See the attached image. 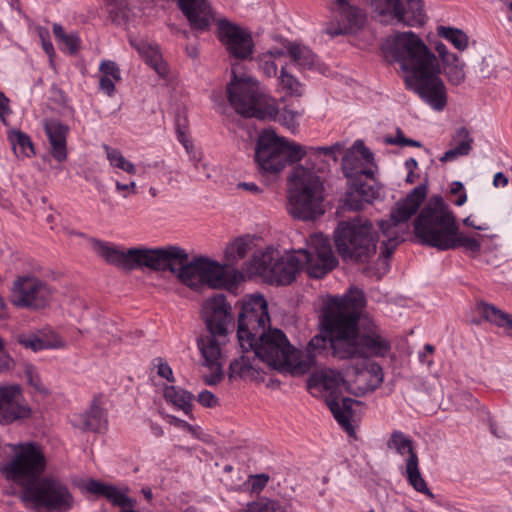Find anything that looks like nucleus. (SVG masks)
<instances>
[{
  "instance_id": "1",
  "label": "nucleus",
  "mask_w": 512,
  "mask_h": 512,
  "mask_svg": "<svg viewBox=\"0 0 512 512\" xmlns=\"http://www.w3.org/2000/svg\"><path fill=\"white\" fill-rule=\"evenodd\" d=\"M365 305L364 293L357 288L328 301L320 320L321 333L309 341L305 355L294 349L286 335L276 328L257 336L251 348L268 366L297 375L305 374L315 365L316 354L324 351L327 343L332 356L340 360L384 357L391 350V343L363 314Z\"/></svg>"
},
{
  "instance_id": "2",
  "label": "nucleus",
  "mask_w": 512,
  "mask_h": 512,
  "mask_svg": "<svg viewBox=\"0 0 512 512\" xmlns=\"http://www.w3.org/2000/svg\"><path fill=\"white\" fill-rule=\"evenodd\" d=\"M384 50L399 63L405 83L434 110L447 104V89L441 79V65L436 55L412 31L398 32L388 38Z\"/></svg>"
},
{
  "instance_id": "3",
  "label": "nucleus",
  "mask_w": 512,
  "mask_h": 512,
  "mask_svg": "<svg viewBox=\"0 0 512 512\" xmlns=\"http://www.w3.org/2000/svg\"><path fill=\"white\" fill-rule=\"evenodd\" d=\"M92 245L100 257L118 268L128 271L142 268L170 271L187 287L194 290L202 287L204 258L189 261L188 253L178 246L121 250L115 245L98 239H93Z\"/></svg>"
},
{
  "instance_id": "4",
  "label": "nucleus",
  "mask_w": 512,
  "mask_h": 512,
  "mask_svg": "<svg viewBox=\"0 0 512 512\" xmlns=\"http://www.w3.org/2000/svg\"><path fill=\"white\" fill-rule=\"evenodd\" d=\"M414 228L422 243L439 250L462 247L473 254L481 250L480 238L459 232L453 212L439 195L429 199L415 219Z\"/></svg>"
},
{
  "instance_id": "5",
  "label": "nucleus",
  "mask_w": 512,
  "mask_h": 512,
  "mask_svg": "<svg viewBox=\"0 0 512 512\" xmlns=\"http://www.w3.org/2000/svg\"><path fill=\"white\" fill-rule=\"evenodd\" d=\"M324 185L312 170L296 166L288 177V214L301 221H314L325 213Z\"/></svg>"
},
{
  "instance_id": "6",
  "label": "nucleus",
  "mask_w": 512,
  "mask_h": 512,
  "mask_svg": "<svg viewBox=\"0 0 512 512\" xmlns=\"http://www.w3.org/2000/svg\"><path fill=\"white\" fill-rule=\"evenodd\" d=\"M5 453L1 473L7 480L20 485L22 490L40 478L47 468L44 450L35 442L7 444Z\"/></svg>"
},
{
  "instance_id": "7",
  "label": "nucleus",
  "mask_w": 512,
  "mask_h": 512,
  "mask_svg": "<svg viewBox=\"0 0 512 512\" xmlns=\"http://www.w3.org/2000/svg\"><path fill=\"white\" fill-rule=\"evenodd\" d=\"M335 246L345 261L367 263L376 255L377 233L371 221L354 218L339 223L334 234Z\"/></svg>"
},
{
  "instance_id": "8",
  "label": "nucleus",
  "mask_w": 512,
  "mask_h": 512,
  "mask_svg": "<svg viewBox=\"0 0 512 512\" xmlns=\"http://www.w3.org/2000/svg\"><path fill=\"white\" fill-rule=\"evenodd\" d=\"M307 152L304 146L265 130L259 135L255 149L257 169L263 176H277L287 165L302 160Z\"/></svg>"
},
{
  "instance_id": "9",
  "label": "nucleus",
  "mask_w": 512,
  "mask_h": 512,
  "mask_svg": "<svg viewBox=\"0 0 512 512\" xmlns=\"http://www.w3.org/2000/svg\"><path fill=\"white\" fill-rule=\"evenodd\" d=\"M26 508L47 512H69L75 506V497L68 484L55 475L41 476L19 495Z\"/></svg>"
},
{
  "instance_id": "10",
  "label": "nucleus",
  "mask_w": 512,
  "mask_h": 512,
  "mask_svg": "<svg viewBox=\"0 0 512 512\" xmlns=\"http://www.w3.org/2000/svg\"><path fill=\"white\" fill-rule=\"evenodd\" d=\"M226 93L232 108L240 115L258 119L274 118L277 108L273 99L265 95L259 83L250 77H238L234 69Z\"/></svg>"
},
{
  "instance_id": "11",
  "label": "nucleus",
  "mask_w": 512,
  "mask_h": 512,
  "mask_svg": "<svg viewBox=\"0 0 512 512\" xmlns=\"http://www.w3.org/2000/svg\"><path fill=\"white\" fill-rule=\"evenodd\" d=\"M309 388L322 386L329 392L326 403L337 422L348 432L354 431L351 425V417L353 415L352 405L355 400L349 397H343V390H349L347 382L344 380L340 372L325 368L311 375L308 380Z\"/></svg>"
},
{
  "instance_id": "12",
  "label": "nucleus",
  "mask_w": 512,
  "mask_h": 512,
  "mask_svg": "<svg viewBox=\"0 0 512 512\" xmlns=\"http://www.w3.org/2000/svg\"><path fill=\"white\" fill-rule=\"evenodd\" d=\"M427 196V186L420 184L412 189L404 199L395 203L390 212V220H381L378 225L387 241H383L384 250L381 257L386 260L390 257L398 244V224L407 222L420 208Z\"/></svg>"
},
{
  "instance_id": "13",
  "label": "nucleus",
  "mask_w": 512,
  "mask_h": 512,
  "mask_svg": "<svg viewBox=\"0 0 512 512\" xmlns=\"http://www.w3.org/2000/svg\"><path fill=\"white\" fill-rule=\"evenodd\" d=\"M270 325L268 304L262 295H250L240 302L237 338L240 347H252L253 341Z\"/></svg>"
},
{
  "instance_id": "14",
  "label": "nucleus",
  "mask_w": 512,
  "mask_h": 512,
  "mask_svg": "<svg viewBox=\"0 0 512 512\" xmlns=\"http://www.w3.org/2000/svg\"><path fill=\"white\" fill-rule=\"evenodd\" d=\"M52 294L48 284L38 277L21 275L13 282L10 301L18 308L38 310L48 305Z\"/></svg>"
},
{
  "instance_id": "15",
  "label": "nucleus",
  "mask_w": 512,
  "mask_h": 512,
  "mask_svg": "<svg viewBox=\"0 0 512 512\" xmlns=\"http://www.w3.org/2000/svg\"><path fill=\"white\" fill-rule=\"evenodd\" d=\"M298 252L310 277L321 278L337 265L329 240L322 234L311 236L306 248L298 249Z\"/></svg>"
},
{
  "instance_id": "16",
  "label": "nucleus",
  "mask_w": 512,
  "mask_h": 512,
  "mask_svg": "<svg viewBox=\"0 0 512 512\" xmlns=\"http://www.w3.org/2000/svg\"><path fill=\"white\" fill-rule=\"evenodd\" d=\"M226 337L207 332L197 340V346L204 359L203 365L211 371L210 374L203 377V381L207 385H217L224 378L225 356L223 346L226 343Z\"/></svg>"
},
{
  "instance_id": "17",
  "label": "nucleus",
  "mask_w": 512,
  "mask_h": 512,
  "mask_svg": "<svg viewBox=\"0 0 512 512\" xmlns=\"http://www.w3.org/2000/svg\"><path fill=\"white\" fill-rule=\"evenodd\" d=\"M273 259L272 254L267 252L261 255L260 261L257 256H254L253 262L256 272H269L272 280L277 284H290L295 279L296 274L304 268L298 250L275 259L272 263Z\"/></svg>"
},
{
  "instance_id": "18",
  "label": "nucleus",
  "mask_w": 512,
  "mask_h": 512,
  "mask_svg": "<svg viewBox=\"0 0 512 512\" xmlns=\"http://www.w3.org/2000/svg\"><path fill=\"white\" fill-rule=\"evenodd\" d=\"M217 37L226 47L230 56L236 59L246 60L253 53L254 44L251 34L226 19L218 21Z\"/></svg>"
},
{
  "instance_id": "19",
  "label": "nucleus",
  "mask_w": 512,
  "mask_h": 512,
  "mask_svg": "<svg viewBox=\"0 0 512 512\" xmlns=\"http://www.w3.org/2000/svg\"><path fill=\"white\" fill-rule=\"evenodd\" d=\"M202 319L207 332L220 336H227L232 325V306L223 294H216L204 302L201 310Z\"/></svg>"
},
{
  "instance_id": "20",
  "label": "nucleus",
  "mask_w": 512,
  "mask_h": 512,
  "mask_svg": "<svg viewBox=\"0 0 512 512\" xmlns=\"http://www.w3.org/2000/svg\"><path fill=\"white\" fill-rule=\"evenodd\" d=\"M31 414L32 410L19 385L0 386V423L28 419Z\"/></svg>"
},
{
  "instance_id": "21",
  "label": "nucleus",
  "mask_w": 512,
  "mask_h": 512,
  "mask_svg": "<svg viewBox=\"0 0 512 512\" xmlns=\"http://www.w3.org/2000/svg\"><path fill=\"white\" fill-rule=\"evenodd\" d=\"M178 5L192 29L206 31L216 20L207 0H178Z\"/></svg>"
},
{
  "instance_id": "22",
  "label": "nucleus",
  "mask_w": 512,
  "mask_h": 512,
  "mask_svg": "<svg viewBox=\"0 0 512 512\" xmlns=\"http://www.w3.org/2000/svg\"><path fill=\"white\" fill-rule=\"evenodd\" d=\"M242 354L229 364L228 378L230 381L236 379L257 380L262 379L261 367L258 355L253 348H241Z\"/></svg>"
},
{
  "instance_id": "23",
  "label": "nucleus",
  "mask_w": 512,
  "mask_h": 512,
  "mask_svg": "<svg viewBox=\"0 0 512 512\" xmlns=\"http://www.w3.org/2000/svg\"><path fill=\"white\" fill-rule=\"evenodd\" d=\"M83 489L90 494L102 496L113 505L124 509H131L135 505V500L127 495V489L120 490L114 485L104 484L95 479H88L83 484Z\"/></svg>"
},
{
  "instance_id": "24",
  "label": "nucleus",
  "mask_w": 512,
  "mask_h": 512,
  "mask_svg": "<svg viewBox=\"0 0 512 512\" xmlns=\"http://www.w3.org/2000/svg\"><path fill=\"white\" fill-rule=\"evenodd\" d=\"M202 270V287L206 285L212 289H230L235 285L239 276L238 273H235L233 277H230L224 265L208 258H204Z\"/></svg>"
},
{
  "instance_id": "25",
  "label": "nucleus",
  "mask_w": 512,
  "mask_h": 512,
  "mask_svg": "<svg viewBox=\"0 0 512 512\" xmlns=\"http://www.w3.org/2000/svg\"><path fill=\"white\" fill-rule=\"evenodd\" d=\"M44 130L48 137L51 154L58 161L67 159V134L69 127L56 119L44 121Z\"/></svg>"
},
{
  "instance_id": "26",
  "label": "nucleus",
  "mask_w": 512,
  "mask_h": 512,
  "mask_svg": "<svg viewBox=\"0 0 512 512\" xmlns=\"http://www.w3.org/2000/svg\"><path fill=\"white\" fill-rule=\"evenodd\" d=\"M106 422L101 395L94 396L88 411L76 415L73 419L74 426L83 431L91 432L100 431Z\"/></svg>"
},
{
  "instance_id": "27",
  "label": "nucleus",
  "mask_w": 512,
  "mask_h": 512,
  "mask_svg": "<svg viewBox=\"0 0 512 512\" xmlns=\"http://www.w3.org/2000/svg\"><path fill=\"white\" fill-rule=\"evenodd\" d=\"M282 49L299 69H312L316 64V54L306 45L281 39Z\"/></svg>"
},
{
  "instance_id": "28",
  "label": "nucleus",
  "mask_w": 512,
  "mask_h": 512,
  "mask_svg": "<svg viewBox=\"0 0 512 512\" xmlns=\"http://www.w3.org/2000/svg\"><path fill=\"white\" fill-rule=\"evenodd\" d=\"M365 14L356 7L343 6L340 12L339 26L331 31L332 35L356 33L364 27Z\"/></svg>"
},
{
  "instance_id": "29",
  "label": "nucleus",
  "mask_w": 512,
  "mask_h": 512,
  "mask_svg": "<svg viewBox=\"0 0 512 512\" xmlns=\"http://www.w3.org/2000/svg\"><path fill=\"white\" fill-rule=\"evenodd\" d=\"M452 140L457 143V145L444 153L440 158L441 162H448L457 157L466 156L472 150L473 138L470 136V132L466 127H459L455 131Z\"/></svg>"
},
{
  "instance_id": "30",
  "label": "nucleus",
  "mask_w": 512,
  "mask_h": 512,
  "mask_svg": "<svg viewBox=\"0 0 512 512\" xmlns=\"http://www.w3.org/2000/svg\"><path fill=\"white\" fill-rule=\"evenodd\" d=\"M131 43L148 65H150L160 76H166L168 73L167 64L163 61L162 55L158 51L157 47L143 40L137 43Z\"/></svg>"
},
{
  "instance_id": "31",
  "label": "nucleus",
  "mask_w": 512,
  "mask_h": 512,
  "mask_svg": "<svg viewBox=\"0 0 512 512\" xmlns=\"http://www.w3.org/2000/svg\"><path fill=\"white\" fill-rule=\"evenodd\" d=\"M478 309L485 320L500 328H506L507 333L512 337V315L504 312L498 307L481 302Z\"/></svg>"
},
{
  "instance_id": "32",
  "label": "nucleus",
  "mask_w": 512,
  "mask_h": 512,
  "mask_svg": "<svg viewBox=\"0 0 512 512\" xmlns=\"http://www.w3.org/2000/svg\"><path fill=\"white\" fill-rule=\"evenodd\" d=\"M285 55V50L276 47L260 53L256 58L259 70L268 78H276L279 74L276 61Z\"/></svg>"
},
{
  "instance_id": "33",
  "label": "nucleus",
  "mask_w": 512,
  "mask_h": 512,
  "mask_svg": "<svg viewBox=\"0 0 512 512\" xmlns=\"http://www.w3.org/2000/svg\"><path fill=\"white\" fill-rule=\"evenodd\" d=\"M405 474L408 480V483L420 493H423L430 498H433L434 495L430 491L427 486L426 481L422 477L419 468V458L412 456V459H405Z\"/></svg>"
},
{
  "instance_id": "34",
  "label": "nucleus",
  "mask_w": 512,
  "mask_h": 512,
  "mask_svg": "<svg viewBox=\"0 0 512 512\" xmlns=\"http://www.w3.org/2000/svg\"><path fill=\"white\" fill-rule=\"evenodd\" d=\"M164 398L185 414L191 415L194 396L192 393L176 386L164 388Z\"/></svg>"
},
{
  "instance_id": "35",
  "label": "nucleus",
  "mask_w": 512,
  "mask_h": 512,
  "mask_svg": "<svg viewBox=\"0 0 512 512\" xmlns=\"http://www.w3.org/2000/svg\"><path fill=\"white\" fill-rule=\"evenodd\" d=\"M374 13L383 18L404 19V6L401 0H370Z\"/></svg>"
},
{
  "instance_id": "36",
  "label": "nucleus",
  "mask_w": 512,
  "mask_h": 512,
  "mask_svg": "<svg viewBox=\"0 0 512 512\" xmlns=\"http://www.w3.org/2000/svg\"><path fill=\"white\" fill-rule=\"evenodd\" d=\"M387 448L400 456L407 457L406 459H412V456L418 457L413 441L400 431H394L390 435L387 441Z\"/></svg>"
},
{
  "instance_id": "37",
  "label": "nucleus",
  "mask_w": 512,
  "mask_h": 512,
  "mask_svg": "<svg viewBox=\"0 0 512 512\" xmlns=\"http://www.w3.org/2000/svg\"><path fill=\"white\" fill-rule=\"evenodd\" d=\"M343 173L347 178H356L360 175L372 177L373 172L363 168V162L358 154L352 149L347 150L342 158Z\"/></svg>"
},
{
  "instance_id": "38",
  "label": "nucleus",
  "mask_w": 512,
  "mask_h": 512,
  "mask_svg": "<svg viewBox=\"0 0 512 512\" xmlns=\"http://www.w3.org/2000/svg\"><path fill=\"white\" fill-rule=\"evenodd\" d=\"M253 242L248 237H238L227 245L225 249V259L227 265H234L239 260L245 258L252 250Z\"/></svg>"
},
{
  "instance_id": "39",
  "label": "nucleus",
  "mask_w": 512,
  "mask_h": 512,
  "mask_svg": "<svg viewBox=\"0 0 512 512\" xmlns=\"http://www.w3.org/2000/svg\"><path fill=\"white\" fill-rule=\"evenodd\" d=\"M8 139L18 158H26L34 155V146L27 134L20 130H11L8 134Z\"/></svg>"
},
{
  "instance_id": "40",
  "label": "nucleus",
  "mask_w": 512,
  "mask_h": 512,
  "mask_svg": "<svg viewBox=\"0 0 512 512\" xmlns=\"http://www.w3.org/2000/svg\"><path fill=\"white\" fill-rule=\"evenodd\" d=\"M464 66V63L460 61L458 56L454 60L445 61L442 64L441 71H443L450 85L460 86L464 83L466 79Z\"/></svg>"
},
{
  "instance_id": "41",
  "label": "nucleus",
  "mask_w": 512,
  "mask_h": 512,
  "mask_svg": "<svg viewBox=\"0 0 512 512\" xmlns=\"http://www.w3.org/2000/svg\"><path fill=\"white\" fill-rule=\"evenodd\" d=\"M280 87L289 95L301 96L303 94L302 83L288 70L287 64L281 65L276 77Z\"/></svg>"
},
{
  "instance_id": "42",
  "label": "nucleus",
  "mask_w": 512,
  "mask_h": 512,
  "mask_svg": "<svg viewBox=\"0 0 512 512\" xmlns=\"http://www.w3.org/2000/svg\"><path fill=\"white\" fill-rule=\"evenodd\" d=\"M437 34L451 42L453 46L460 51L465 50L468 46L469 37L461 29L439 26L437 28Z\"/></svg>"
},
{
  "instance_id": "43",
  "label": "nucleus",
  "mask_w": 512,
  "mask_h": 512,
  "mask_svg": "<svg viewBox=\"0 0 512 512\" xmlns=\"http://www.w3.org/2000/svg\"><path fill=\"white\" fill-rule=\"evenodd\" d=\"M406 5L407 9L404 7V19L400 20V23L407 26L423 25L425 15L421 0H409Z\"/></svg>"
},
{
  "instance_id": "44",
  "label": "nucleus",
  "mask_w": 512,
  "mask_h": 512,
  "mask_svg": "<svg viewBox=\"0 0 512 512\" xmlns=\"http://www.w3.org/2000/svg\"><path fill=\"white\" fill-rule=\"evenodd\" d=\"M16 340L19 344L34 352L42 349L59 348L63 346V342L61 340H56L54 344H50L34 334H19L16 336Z\"/></svg>"
},
{
  "instance_id": "45",
  "label": "nucleus",
  "mask_w": 512,
  "mask_h": 512,
  "mask_svg": "<svg viewBox=\"0 0 512 512\" xmlns=\"http://www.w3.org/2000/svg\"><path fill=\"white\" fill-rule=\"evenodd\" d=\"M105 151L111 166L118 168L129 175H134L136 173L135 165L127 160L121 151L118 149L110 148L108 146H105Z\"/></svg>"
},
{
  "instance_id": "46",
  "label": "nucleus",
  "mask_w": 512,
  "mask_h": 512,
  "mask_svg": "<svg viewBox=\"0 0 512 512\" xmlns=\"http://www.w3.org/2000/svg\"><path fill=\"white\" fill-rule=\"evenodd\" d=\"M369 376H373L374 377V382L375 383L374 384H369V385L364 386V387H360L359 386L358 387L359 393L364 394L367 391H371L378 384H380L382 382V380H383V372H382V368L380 367V365H378L376 363H371L369 370H363V371L357 372V381L358 382L365 381V380H367V378Z\"/></svg>"
},
{
  "instance_id": "47",
  "label": "nucleus",
  "mask_w": 512,
  "mask_h": 512,
  "mask_svg": "<svg viewBox=\"0 0 512 512\" xmlns=\"http://www.w3.org/2000/svg\"><path fill=\"white\" fill-rule=\"evenodd\" d=\"M53 33L55 37L64 43L71 53H75L78 49L79 38L76 34H66L64 28L60 24L53 25Z\"/></svg>"
},
{
  "instance_id": "48",
  "label": "nucleus",
  "mask_w": 512,
  "mask_h": 512,
  "mask_svg": "<svg viewBox=\"0 0 512 512\" xmlns=\"http://www.w3.org/2000/svg\"><path fill=\"white\" fill-rule=\"evenodd\" d=\"M278 508V502L261 498L258 501L249 503L243 512H276Z\"/></svg>"
},
{
  "instance_id": "49",
  "label": "nucleus",
  "mask_w": 512,
  "mask_h": 512,
  "mask_svg": "<svg viewBox=\"0 0 512 512\" xmlns=\"http://www.w3.org/2000/svg\"><path fill=\"white\" fill-rule=\"evenodd\" d=\"M364 196V187H358L353 191H349L346 193L345 197V205L350 210H361L363 207L364 201L361 199V197Z\"/></svg>"
},
{
  "instance_id": "50",
  "label": "nucleus",
  "mask_w": 512,
  "mask_h": 512,
  "mask_svg": "<svg viewBox=\"0 0 512 512\" xmlns=\"http://www.w3.org/2000/svg\"><path fill=\"white\" fill-rule=\"evenodd\" d=\"M25 377L27 379L28 384L32 386L35 389V391L44 395H47L49 393L46 387L42 384L39 375L31 367H28L25 370Z\"/></svg>"
},
{
  "instance_id": "51",
  "label": "nucleus",
  "mask_w": 512,
  "mask_h": 512,
  "mask_svg": "<svg viewBox=\"0 0 512 512\" xmlns=\"http://www.w3.org/2000/svg\"><path fill=\"white\" fill-rule=\"evenodd\" d=\"M102 76L113 78L115 81L121 80V73L118 65L110 60L103 61L99 67Z\"/></svg>"
},
{
  "instance_id": "52",
  "label": "nucleus",
  "mask_w": 512,
  "mask_h": 512,
  "mask_svg": "<svg viewBox=\"0 0 512 512\" xmlns=\"http://www.w3.org/2000/svg\"><path fill=\"white\" fill-rule=\"evenodd\" d=\"M342 150V146L337 143L333 146H329V147H311L309 148V153L315 155V156H318V155H321V154H324L325 156H329L331 157L334 162L337 161V154L340 153Z\"/></svg>"
},
{
  "instance_id": "53",
  "label": "nucleus",
  "mask_w": 512,
  "mask_h": 512,
  "mask_svg": "<svg viewBox=\"0 0 512 512\" xmlns=\"http://www.w3.org/2000/svg\"><path fill=\"white\" fill-rule=\"evenodd\" d=\"M14 367V360L5 349V341L0 336V372L10 370Z\"/></svg>"
},
{
  "instance_id": "54",
  "label": "nucleus",
  "mask_w": 512,
  "mask_h": 512,
  "mask_svg": "<svg viewBox=\"0 0 512 512\" xmlns=\"http://www.w3.org/2000/svg\"><path fill=\"white\" fill-rule=\"evenodd\" d=\"M197 401L203 407L213 408L219 405V399L208 390H203L199 393Z\"/></svg>"
},
{
  "instance_id": "55",
  "label": "nucleus",
  "mask_w": 512,
  "mask_h": 512,
  "mask_svg": "<svg viewBox=\"0 0 512 512\" xmlns=\"http://www.w3.org/2000/svg\"><path fill=\"white\" fill-rule=\"evenodd\" d=\"M352 149L356 154L360 157L361 161L371 162L373 160V154L369 151L367 147L362 142H356Z\"/></svg>"
},
{
  "instance_id": "56",
  "label": "nucleus",
  "mask_w": 512,
  "mask_h": 512,
  "mask_svg": "<svg viewBox=\"0 0 512 512\" xmlns=\"http://www.w3.org/2000/svg\"><path fill=\"white\" fill-rule=\"evenodd\" d=\"M435 50L439 55V58L441 60V63L443 64L445 61L454 60L457 56L454 53H451L445 44L442 42H437L435 44Z\"/></svg>"
},
{
  "instance_id": "57",
  "label": "nucleus",
  "mask_w": 512,
  "mask_h": 512,
  "mask_svg": "<svg viewBox=\"0 0 512 512\" xmlns=\"http://www.w3.org/2000/svg\"><path fill=\"white\" fill-rule=\"evenodd\" d=\"M115 80L113 78L102 76L99 81L101 90L108 96H112L115 91Z\"/></svg>"
},
{
  "instance_id": "58",
  "label": "nucleus",
  "mask_w": 512,
  "mask_h": 512,
  "mask_svg": "<svg viewBox=\"0 0 512 512\" xmlns=\"http://www.w3.org/2000/svg\"><path fill=\"white\" fill-rule=\"evenodd\" d=\"M299 115V112L293 111L292 109L286 107L283 109L281 117L288 127H294L296 125V118Z\"/></svg>"
},
{
  "instance_id": "59",
  "label": "nucleus",
  "mask_w": 512,
  "mask_h": 512,
  "mask_svg": "<svg viewBox=\"0 0 512 512\" xmlns=\"http://www.w3.org/2000/svg\"><path fill=\"white\" fill-rule=\"evenodd\" d=\"M9 99L0 91V118L5 123V116L10 114Z\"/></svg>"
},
{
  "instance_id": "60",
  "label": "nucleus",
  "mask_w": 512,
  "mask_h": 512,
  "mask_svg": "<svg viewBox=\"0 0 512 512\" xmlns=\"http://www.w3.org/2000/svg\"><path fill=\"white\" fill-rule=\"evenodd\" d=\"M169 418H170L169 421H170V423L172 425H174L176 427H180V428L186 429L188 432L195 434L196 429L192 425L187 423L186 421L181 420V419H179L177 417H174V416H170Z\"/></svg>"
},
{
  "instance_id": "61",
  "label": "nucleus",
  "mask_w": 512,
  "mask_h": 512,
  "mask_svg": "<svg viewBox=\"0 0 512 512\" xmlns=\"http://www.w3.org/2000/svg\"><path fill=\"white\" fill-rule=\"evenodd\" d=\"M407 138L403 135L400 129H397L396 137H388L385 139V143L392 145L405 146Z\"/></svg>"
},
{
  "instance_id": "62",
  "label": "nucleus",
  "mask_w": 512,
  "mask_h": 512,
  "mask_svg": "<svg viewBox=\"0 0 512 512\" xmlns=\"http://www.w3.org/2000/svg\"><path fill=\"white\" fill-rule=\"evenodd\" d=\"M158 374L168 381H173V372L167 363H160L158 365Z\"/></svg>"
},
{
  "instance_id": "63",
  "label": "nucleus",
  "mask_w": 512,
  "mask_h": 512,
  "mask_svg": "<svg viewBox=\"0 0 512 512\" xmlns=\"http://www.w3.org/2000/svg\"><path fill=\"white\" fill-rule=\"evenodd\" d=\"M509 184V179L504 173L497 172L493 177L494 187H506Z\"/></svg>"
},
{
  "instance_id": "64",
  "label": "nucleus",
  "mask_w": 512,
  "mask_h": 512,
  "mask_svg": "<svg viewBox=\"0 0 512 512\" xmlns=\"http://www.w3.org/2000/svg\"><path fill=\"white\" fill-rule=\"evenodd\" d=\"M479 73L484 78H490L493 76V67L489 62L486 61L485 58H483L481 61V67L479 68Z\"/></svg>"
}]
</instances>
